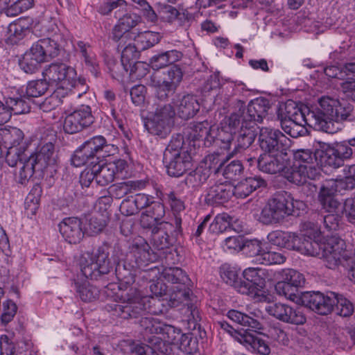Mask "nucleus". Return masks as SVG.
Returning a JSON list of instances; mask_svg holds the SVG:
<instances>
[{
	"mask_svg": "<svg viewBox=\"0 0 355 355\" xmlns=\"http://www.w3.org/2000/svg\"><path fill=\"white\" fill-rule=\"evenodd\" d=\"M93 166L96 170V184L104 187L112 182L115 178H122L128 167V163L125 160L119 159L103 164L96 162Z\"/></svg>",
	"mask_w": 355,
	"mask_h": 355,
	"instance_id": "4468645a",
	"label": "nucleus"
},
{
	"mask_svg": "<svg viewBox=\"0 0 355 355\" xmlns=\"http://www.w3.org/2000/svg\"><path fill=\"white\" fill-rule=\"evenodd\" d=\"M266 182L258 175L250 176L238 182L233 188L231 187L232 195L236 198H245L257 189L266 187Z\"/></svg>",
	"mask_w": 355,
	"mask_h": 355,
	"instance_id": "a878e982",
	"label": "nucleus"
},
{
	"mask_svg": "<svg viewBox=\"0 0 355 355\" xmlns=\"http://www.w3.org/2000/svg\"><path fill=\"white\" fill-rule=\"evenodd\" d=\"M232 196L231 187L225 184H216L209 187L205 200L207 204H221Z\"/></svg>",
	"mask_w": 355,
	"mask_h": 355,
	"instance_id": "2f4dec72",
	"label": "nucleus"
},
{
	"mask_svg": "<svg viewBox=\"0 0 355 355\" xmlns=\"http://www.w3.org/2000/svg\"><path fill=\"white\" fill-rule=\"evenodd\" d=\"M336 304L334 309L336 314L344 318L349 317L354 311L353 304L342 295L336 293Z\"/></svg>",
	"mask_w": 355,
	"mask_h": 355,
	"instance_id": "864d4df0",
	"label": "nucleus"
},
{
	"mask_svg": "<svg viewBox=\"0 0 355 355\" xmlns=\"http://www.w3.org/2000/svg\"><path fill=\"white\" fill-rule=\"evenodd\" d=\"M159 334L162 335V339H164L165 342L173 345L178 343L179 339L182 335L180 329L170 324H166L164 322Z\"/></svg>",
	"mask_w": 355,
	"mask_h": 355,
	"instance_id": "680f3d73",
	"label": "nucleus"
},
{
	"mask_svg": "<svg viewBox=\"0 0 355 355\" xmlns=\"http://www.w3.org/2000/svg\"><path fill=\"white\" fill-rule=\"evenodd\" d=\"M288 193L282 191L268 200L267 204L262 209L259 221L265 225L279 223L286 216L292 214L293 208L290 200H286Z\"/></svg>",
	"mask_w": 355,
	"mask_h": 355,
	"instance_id": "423d86ee",
	"label": "nucleus"
},
{
	"mask_svg": "<svg viewBox=\"0 0 355 355\" xmlns=\"http://www.w3.org/2000/svg\"><path fill=\"white\" fill-rule=\"evenodd\" d=\"M336 301L335 293L324 295L320 291H312V311L327 315L334 311Z\"/></svg>",
	"mask_w": 355,
	"mask_h": 355,
	"instance_id": "cd10ccee",
	"label": "nucleus"
},
{
	"mask_svg": "<svg viewBox=\"0 0 355 355\" xmlns=\"http://www.w3.org/2000/svg\"><path fill=\"white\" fill-rule=\"evenodd\" d=\"M236 140H234L233 150L231 155L241 152L249 148L254 142L255 139V131L253 127L243 126L240 124L239 129L236 130Z\"/></svg>",
	"mask_w": 355,
	"mask_h": 355,
	"instance_id": "c756f323",
	"label": "nucleus"
},
{
	"mask_svg": "<svg viewBox=\"0 0 355 355\" xmlns=\"http://www.w3.org/2000/svg\"><path fill=\"white\" fill-rule=\"evenodd\" d=\"M218 325L224 331L233 336L238 342L247 347H250L254 352L261 355H269L270 354V347L267 341L252 335L246 331L243 333L235 330L226 321L218 322Z\"/></svg>",
	"mask_w": 355,
	"mask_h": 355,
	"instance_id": "f8f14e48",
	"label": "nucleus"
},
{
	"mask_svg": "<svg viewBox=\"0 0 355 355\" xmlns=\"http://www.w3.org/2000/svg\"><path fill=\"white\" fill-rule=\"evenodd\" d=\"M150 202V198L148 195L137 193L124 199L120 205V211L123 215L132 216L149 205Z\"/></svg>",
	"mask_w": 355,
	"mask_h": 355,
	"instance_id": "c85d7f7f",
	"label": "nucleus"
},
{
	"mask_svg": "<svg viewBox=\"0 0 355 355\" xmlns=\"http://www.w3.org/2000/svg\"><path fill=\"white\" fill-rule=\"evenodd\" d=\"M141 18L135 13H125L119 17L118 23L112 30V40L123 46L128 40H131L135 32L132 30L141 23Z\"/></svg>",
	"mask_w": 355,
	"mask_h": 355,
	"instance_id": "2eb2a0df",
	"label": "nucleus"
},
{
	"mask_svg": "<svg viewBox=\"0 0 355 355\" xmlns=\"http://www.w3.org/2000/svg\"><path fill=\"white\" fill-rule=\"evenodd\" d=\"M145 185V182L141 180H128L113 184L110 187V193L112 197L121 199L128 193L144 188Z\"/></svg>",
	"mask_w": 355,
	"mask_h": 355,
	"instance_id": "c9c22d12",
	"label": "nucleus"
},
{
	"mask_svg": "<svg viewBox=\"0 0 355 355\" xmlns=\"http://www.w3.org/2000/svg\"><path fill=\"white\" fill-rule=\"evenodd\" d=\"M131 40L135 44L139 51L146 50L157 44L160 40V35L158 33L152 31H144L136 33Z\"/></svg>",
	"mask_w": 355,
	"mask_h": 355,
	"instance_id": "58836bf2",
	"label": "nucleus"
},
{
	"mask_svg": "<svg viewBox=\"0 0 355 355\" xmlns=\"http://www.w3.org/2000/svg\"><path fill=\"white\" fill-rule=\"evenodd\" d=\"M209 177V173L207 168H197L187 175L184 182L189 187L194 188L205 182Z\"/></svg>",
	"mask_w": 355,
	"mask_h": 355,
	"instance_id": "8fccbe9b",
	"label": "nucleus"
},
{
	"mask_svg": "<svg viewBox=\"0 0 355 355\" xmlns=\"http://www.w3.org/2000/svg\"><path fill=\"white\" fill-rule=\"evenodd\" d=\"M306 125L295 123L291 121H284L281 123L284 131L293 138L304 136L309 134V130L306 128Z\"/></svg>",
	"mask_w": 355,
	"mask_h": 355,
	"instance_id": "bf43d9fd",
	"label": "nucleus"
},
{
	"mask_svg": "<svg viewBox=\"0 0 355 355\" xmlns=\"http://www.w3.org/2000/svg\"><path fill=\"white\" fill-rule=\"evenodd\" d=\"M30 156L35 161L38 169L43 171L49 166L55 165L58 159L55 146L51 141L42 144L39 150Z\"/></svg>",
	"mask_w": 355,
	"mask_h": 355,
	"instance_id": "bb28decb",
	"label": "nucleus"
},
{
	"mask_svg": "<svg viewBox=\"0 0 355 355\" xmlns=\"http://www.w3.org/2000/svg\"><path fill=\"white\" fill-rule=\"evenodd\" d=\"M59 230L65 241L71 244H77L84 238L83 223L78 218H64L59 224Z\"/></svg>",
	"mask_w": 355,
	"mask_h": 355,
	"instance_id": "5701e85b",
	"label": "nucleus"
},
{
	"mask_svg": "<svg viewBox=\"0 0 355 355\" xmlns=\"http://www.w3.org/2000/svg\"><path fill=\"white\" fill-rule=\"evenodd\" d=\"M132 42V40H128L123 47L119 46V43H118L117 47L119 51H121V62L124 70L128 71L130 69L131 72H132L131 67L136 64V60L139 58L140 51L135 44Z\"/></svg>",
	"mask_w": 355,
	"mask_h": 355,
	"instance_id": "72a5a7b5",
	"label": "nucleus"
},
{
	"mask_svg": "<svg viewBox=\"0 0 355 355\" xmlns=\"http://www.w3.org/2000/svg\"><path fill=\"white\" fill-rule=\"evenodd\" d=\"M314 158L318 166H330L338 168L343 165V161L340 157L336 153H331L334 149L327 144L318 142L316 146L314 144Z\"/></svg>",
	"mask_w": 355,
	"mask_h": 355,
	"instance_id": "393cba45",
	"label": "nucleus"
},
{
	"mask_svg": "<svg viewBox=\"0 0 355 355\" xmlns=\"http://www.w3.org/2000/svg\"><path fill=\"white\" fill-rule=\"evenodd\" d=\"M266 312L276 319L286 323L303 324L306 322L305 315L291 306L283 303H275L266 307Z\"/></svg>",
	"mask_w": 355,
	"mask_h": 355,
	"instance_id": "a211bd4d",
	"label": "nucleus"
},
{
	"mask_svg": "<svg viewBox=\"0 0 355 355\" xmlns=\"http://www.w3.org/2000/svg\"><path fill=\"white\" fill-rule=\"evenodd\" d=\"M6 104L11 111V114H23L30 112V99L24 97H9L6 100Z\"/></svg>",
	"mask_w": 355,
	"mask_h": 355,
	"instance_id": "c03bdc74",
	"label": "nucleus"
},
{
	"mask_svg": "<svg viewBox=\"0 0 355 355\" xmlns=\"http://www.w3.org/2000/svg\"><path fill=\"white\" fill-rule=\"evenodd\" d=\"M6 160L8 164L15 167L16 181L23 185L26 184L33 178L34 173H42V170L38 169L37 164L31 156H27L19 148H9Z\"/></svg>",
	"mask_w": 355,
	"mask_h": 355,
	"instance_id": "39448f33",
	"label": "nucleus"
},
{
	"mask_svg": "<svg viewBox=\"0 0 355 355\" xmlns=\"http://www.w3.org/2000/svg\"><path fill=\"white\" fill-rule=\"evenodd\" d=\"M233 218L227 213L218 214L210 224L209 230L214 234H220L232 229L233 227Z\"/></svg>",
	"mask_w": 355,
	"mask_h": 355,
	"instance_id": "79ce46f5",
	"label": "nucleus"
},
{
	"mask_svg": "<svg viewBox=\"0 0 355 355\" xmlns=\"http://www.w3.org/2000/svg\"><path fill=\"white\" fill-rule=\"evenodd\" d=\"M131 250L134 254L137 267L144 270H158L156 266L147 268L150 263L156 260L157 256L152 252L149 244L144 238H135L131 244Z\"/></svg>",
	"mask_w": 355,
	"mask_h": 355,
	"instance_id": "6ab92c4d",
	"label": "nucleus"
},
{
	"mask_svg": "<svg viewBox=\"0 0 355 355\" xmlns=\"http://www.w3.org/2000/svg\"><path fill=\"white\" fill-rule=\"evenodd\" d=\"M29 32V28L25 19H19L9 24L6 35V43L8 45L17 44Z\"/></svg>",
	"mask_w": 355,
	"mask_h": 355,
	"instance_id": "7c9ffc66",
	"label": "nucleus"
},
{
	"mask_svg": "<svg viewBox=\"0 0 355 355\" xmlns=\"http://www.w3.org/2000/svg\"><path fill=\"white\" fill-rule=\"evenodd\" d=\"M332 189L322 185L318 195V200L322 207L328 213H341L342 206L340 203L333 196Z\"/></svg>",
	"mask_w": 355,
	"mask_h": 355,
	"instance_id": "e433bc0d",
	"label": "nucleus"
},
{
	"mask_svg": "<svg viewBox=\"0 0 355 355\" xmlns=\"http://www.w3.org/2000/svg\"><path fill=\"white\" fill-rule=\"evenodd\" d=\"M239 125V118L236 114H231L225 123L221 124L220 128L213 125L209 145L216 144L220 148L230 150Z\"/></svg>",
	"mask_w": 355,
	"mask_h": 355,
	"instance_id": "0eeeda50",
	"label": "nucleus"
},
{
	"mask_svg": "<svg viewBox=\"0 0 355 355\" xmlns=\"http://www.w3.org/2000/svg\"><path fill=\"white\" fill-rule=\"evenodd\" d=\"M77 51L81 54L86 66L90 67L91 70L94 71V72H96V67L97 65L96 55L90 45L82 41H79L77 43Z\"/></svg>",
	"mask_w": 355,
	"mask_h": 355,
	"instance_id": "09e8293b",
	"label": "nucleus"
},
{
	"mask_svg": "<svg viewBox=\"0 0 355 355\" xmlns=\"http://www.w3.org/2000/svg\"><path fill=\"white\" fill-rule=\"evenodd\" d=\"M40 40L34 43L19 61L21 69L26 73H34L42 62H46Z\"/></svg>",
	"mask_w": 355,
	"mask_h": 355,
	"instance_id": "412c9836",
	"label": "nucleus"
},
{
	"mask_svg": "<svg viewBox=\"0 0 355 355\" xmlns=\"http://www.w3.org/2000/svg\"><path fill=\"white\" fill-rule=\"evenodd\" d=\"M83 146L91 153L93 157H94L96 160L98 159V157H96V155L98 153L103 150L110 153L111 152L112 148L114 149V146L113 145L107 144L105 137L100 135L94 137L90 139L85 141L83 144Z\"/></svg>",
	"mask_w": 355,
	"mask_h": 355,
	"instance_id": "a19ab883",
	"label": "nucleus"
},
{
	"mask_svg": "<svg viewBox=\"0 0 355 355\" xmlns=\"http://www.w3.org/2000/svg\"><path fill=\"white\" fill-rule=\"evenodd\" d=\"M318 105L315 110H312V114L315 119V128L328 133H333L334 128L332 120L335 110L338 105V101L329 96H322L318 100Z\"/></svg>",
	"mask_w": 355,
	"mask_h": 355,
	"instance_id": "1a4fd4ad",
	"label": "nucleus"
},
{
	"mask_svg": "<svg viewBox=\"0 0 355 355\" xmlns=\"http://www.w3.org/2000/svg\"><path fill=\"white\" fill-rule=\"evenodd\" d=\"M76 290L80 298L84 302H92L98 298L99 291L89 282L76 284Z\"/></svg>",
	"mask_w": 355,
	"mask_h": 355,
	"instance_id": "5fc2aeb1",
	"label": "nucleus"
},
{
	"mask_svg": "<svg viewBox=\"0 0 355 355\" xmlns=\"http://www.w3.org/2000/svg\"><path fill=\"white\" fill-rule=\"evenodd\" d=\"M243 279H241V284L239 286V292L241 294L255 296L265 286L266 281L263 277V270L254 268L245 269L243 272Z\"/></svg>",
	"mask_w": 355,
	"mask_h": 355,
	"instance_id": "f3484780",
	"label": "nucleus"
},
{
	"mask_svg": "<svg viewBox=\"0 0 355 355\" xmlns=\"http://www.w3.org/2000/svg\"><path fill=\"white\" fill-rule=\"evenodd\" d=\"M294 157L297 165L290 173H286L285 178L297 185L309 186L311 172V150L297 149L294 150Z\"/></svg>",
	"mask_w": 355,
	"mask_h": 355,
	"instance_id": "9b49d317",
	"label": "nucleus"
},
{
	"mask_svg": "<svg viewBox=\"0 0 355 355\" xmlns=\"http://www.w3.org/2000/svg\"><path fill=\"white\" fill-rule=\"evenodd\" d=\"M258 141L264 153H283L291 145L288 137L279 130L270 127L259 128Z\"/></svg>",
	"mask_w": 355,
	"mask_h": 355,
	"instance_id": "6e6552de",
	"label": "nucleus"
},
{
	"mask_svg": "<svg viewBox=\"0 0 355 355\" xmlns=\"http://www.w3.org/2000/svg\"><path fill=\"white\" fill-rule=\"evenodd\" d=\"M117 279L120 282L118 286L120 293L116 294L119 301L107 304L105 309L113 317L123 319L136 318L146 311V298L142 297L139 292L129 286L135 282L132 272L121 262L117 263L115 268Z\"/></svg>",
	"mask_w": 355,
	"mask_h": 355,
	"instance_id": "f257e3e1",
	"label": "nucleus"
},
{
	"mask_svg": "<svg viewBox=\"0 0 355 355\" xmlns=\"http://www.w3.org/2000/svg\"><path fill=\"white\" fill-rule=\"evenodd\" d=\"M291 232H284L277 230L272 231L268 234L267 239L268 242L273 245L281 248H287V244L289 242Z\"/></svg>",
	"mask_w": 355,
	"mask_h": 355,
	"instance_id": "774afa93",
	"label": "nucleus"
},
{
	"mask_svg": "<svg viewBox=\"0 0 355 355\" xmlns=\"http://www.w3.org/2000/svg\"><path fill=\"white\" fill-rule=\"evenodd\" d=\"M184 139L180 135L173 137L164 153V163L167 173L172 177H180L191 166V157L183 148Z\"/></svg>",
	"mask_w": 355,
	"mask_h": 355,
	"instance_id": "7ed1b4c3",
	"label": "nucleus"
},
{
	"mask_svg": "<svg viewBox=\"0 0 355 355\" xmlns=\"http://www.w3.org/2000/svg\"><path fill=\"white\" fill-rule=\"evenodd\" d=\"M110 244L105 241L92 252H86L80 261V270L86 278L97 279L113 268L109 257Z\"/></svg>",
	"mask_w": 355,
	"mask_h": 355,
	"instance_id": "f03ea898",
	"label": "nucleus"
},
{
	"mask_svg": "<svg viewBox=\"0 0 355 355\" xmlns=\"http://www.w3.org/2000/svg\"><path fill=\"white\" fill-rule=\"evenodd\" d=\"M71 114L82 126L83 130L94 123V118L89 106L83 105L71 112Z\"/></svg>",
	"mask_w": 355,
	"mask_h": 355,
	"instance_id": "13d9d810",
	"label": "nucleus"
},
{
	"mask_svg": "<svg viewBox=\"0 0 355 355\" xmlns=\"http://www.w3.org/2000/svg\"><path fill=\"white\" fill-rule=\"evenodd\" d=\"M283 282L293 285L297 288L302 287L305 284V278L300 272L293 269H284L282 271Z\"/></svg>",
	"mask_w": 355,
	"mask_h": 355,
	"instance_id": "052dcab7",
	"label": "nucleus"
},
{
	"mask_svg": "<svg viewBox=\"0 0 355 355\" xmlns=\"http://www.w3.org/2000/svg\"><path fill=\"white\" fill-rule=\"evenodd\" d=\"M172 123L150 116L145 122V128L152 135L165 137L171 132Z\"/></svg>",
	"mask_w": 355,
	"mask_h": 355,
	"instance_id": "ea45409f",
	"label": "nucleus"
},
{
	"mask_svg": "<svg viewBox=\"0 0 355 355\" xmlns=\"http://www.w3.org/2000/svg\"><path fill=\"white\" fill-rule=\"evenodd\" d=\"M34 0H17L8 6L5 13L8 17H15L33 7Z\"/></svg>",
	"mask_w": 355,
	"mask_h": 355,
	"instance_id": "0e129e2a",
	"label": "nucleus"
},
{
	"mask_svg": "<svg viewBox=\"0 0 355 355\" xmlns=\"http://www.w3.org/2000/svg\"><path fill=\"white\" fill-rule=\"evenodd\" d=\"M175 114L184 120L193 118L200 110V104L196 96L191 94H178L172 99Z\"/></svg>",
	"mask_w": 355,
	"mask_h": 355,
	"instance_id": "aec40b11",
	"label": "nucleus"
},
{
	"mask_svg": "<svg viewBox=\"0 0 355 355\" xmlns=\"http://www.w3.org/2000/svg\"><path fill=\"white\" fill-rule=\"evenodd\" d=\"M66 39L63 34L55 33L52 38L40 39L42 49L44 51L46 60L54 58L59 55L60 48Z\"/></svg>",
	"mask_w": 355,
	"mask_h": 355,
	"instance_id": "473e14b6",
	"label": "nucleus"
},
{
	"mask_svg": "<svg viewBox=\"0 0 355 355\" xmlns=\"http://www.w3.org/2000/svg\"><path fill=\"white\" fill-rule=\"evenodd\" d=\"M326 248V266L330 269H335L340 265L344 266L354 254L346 250L345 241L339 237L333 236L328 239Z\"/></svg>",
	"mask_w": 355,
	"mask_h": 355,
	"instance_id": "ddd939ff",
	"label": "nucleus"
},
{
	"mask_svg": "<svg viewBox=\"0 0 355 355\" xmlns=\"http://www.w3.org/2000/svg\"><path fill=\"white\" fill-rule=\"evenodd\" d=\"M139 326L144 336H148L151 334H159L163 322L153 317L148 316L141 318Z\"/></svg>",
	"mask_w": 355,
	"mask_h": 355,
	"instance_id": "de8ad7c7",
	"label": "nucleus"
},
{
	"mask_svg": "<svg viewBox=\"0 0 355 355\" xmlns=\"http://www.w3.org/2000/svg\"><path fill=\"white\" fill-rule=\"evenodd\" d=\"M190 295L191 291L189 288H180L177 293H174L173 300H178L181 303L186 302L185 304L187 306V311L189 312L188 314L189 322L196 324L201 320V317L198 306L194 303L189 302L191 300Z\"/></svg>",
	"mask_w": 355,
	"mask_h": 355,
	"instance_id": "f704fd0d",
	"label": "nucleus"
},
{
	"mask_svg": "<svg viewBox=\"0 0 355 355\" xmlns=\"http://www.w3.org/2000/svg\"><path fill=\"white\" fill-rule=\"evenodd\" d=\"M153 85L155 88L156 97L161 101L166 100L176 90V88L166 84L162 80H153Z\"/></svg>",
	"mask_w": 355,
	"mask_h": 355,
	"instance_id": "338daca9",
	"label": "nucleus"
},
{
	"mask_svg": "<svg viewBox=\"0 0 355 355\" xmlns=\"http://www.w3.org/2000/svg\"><path fill=\"white\" fill-rule=\"evenodd\" d=\"M157 11L159 19L168 24H173L181 16L180 12L175 7L166 3H157Z\"/></svg>",
	"mask_w": 355,
	"mask_h": 355,
	"instance_id": "49530a36",
	"label": "nucleus"
},
{
	"mask_svg": "<svg viewBox=\"0 0 355 355\" xmlns=\"http://www.w3.org/2000/svg\"><path fill=\"white\" fill-rule=\"evenodd\" d=\"M71 162L76 167H79L89 162H90L91 165H94L96 162V160L82 144L74 152L71 158Z\"/></svg>",
	"mask_w": 355,
	"mask_h": 355,
	"instance_id": "3c124183",
	"label": "nucleus"
},
{
	"mask_svg": "<svg viewBox=\"0 0 355 355\" xmlns=\"http://www.w3.org/2000/svg\"><path fill=\"white\" fill-rule=\"evenodd\" d=\"M181 218L176 217L175 219V227L172 223L162 221L159 223L158 227H153L151 232L153 245L158 250H164L169 248L173 243V239L168 235L174 231L175 236L181 232Z\"/></svg>",
	"mask_w": 355,
	"mask_h": 355,
	"instance_id": "dca6fc26",
	"label": "nucleus"
},
{
	"mask_svg": "<svg viewBox=\"0 0 355 355\" xmlns=\"http://www.w3.org/2000/svg\"><path fill=\"white\" fill-rule=\"evenodd\" d=\"M322 185L332 189L333 192L345 194V191L352 190L355 188V179L353 178L344 177L343 178L326 180Z\"/></svg>",
	"mask_w": 355,
	"mask_h": 355,
	"instance_id": "37998d69",
	"label": "nucleus"
},
{
	"mask_svg": "<svg viewBox=\"0 0 355 355\" xmlns=\"http://www.w3.org/2000/svg\"><path fill=\"white\" fill-rule=\"evenodd\" d=\"M213 125H210L207 121L193 124L191 128L190 136L193 140H202L205 141V144L209 145V139L210 137L211 130Z\"/></svg>",
	"mask_w": 355,
	"mask_h": 355,
	"instance_id": "a18cd8bd",
	"label": "nucleus"
},
{
	"mask_svg": "<svg viewBox=\"0 0 355 355\" xmlns=\"http://www.w3.org/2000/svg\"><path fill=\"white\" fill-rule=\"evenodd\" d=\"M145 340L149 344L155 345L156 349L164 355H178L175 352L178 349L177 345L166 343V342H164L162 338L155 336H148Z\"/></svg>",
	"mask_w": 355,
	"mask_h": 355,
	"instance_id": "4d7b16f0",
	"label": "nucleus"
},
{
	"mask_svg": "<svg viewBox=\"0 0 355 355\" xmlns=\"http://www.w3.org/2000/svg\"><path fill=\"white\" fill-rule=\"evenodd\" d=\"M175 115V111L173 105L171 104H159L155 107L152 117L163 119L173 124Z\"/></svg>",
	"mask_w": 355,
	"mask_h": 355,
	"instance_id": "e2e57ef3",
	"label": "nucleus"
},
{
	"mask_svg": "<svg viewBox=\"0 0 355 355\" xmlns=\"http://www.w3.org/2000/svg\"><path fill=\"white\" fill-rule=\"evenodd\" d=\"M50 84L44 78L41 80L29 81L26 86V94L28 97H39L45 94Z\"/></svg>",
	"mask_w": 355,
	"mask_h": 355,
	"instance_id": "6e6d98bb",
	"label": "nucleus"
},
{
	"mask_svg": "<svg viewBox=\"0 0 355 355\" xmlns=\"http://www.w3.org/2000/svg\"><path fill=\"white\" fill-rule=\"evenodd\" d=\"M311 236L307 234H300L291 232L289 242L287 244V249L295 250L302 254L309 256L311 248Z\"/></svg>",
	"mask_w": 355,
	"mask_h": 355,
	"instance_id": "4c0bfd02",
	"label": "nucleus"
},
{
	"mask_svg": "<svg viewBox=\"0 0 355 355\" xmlns=\"http://www.w3.org/2000/svg\"><path fill=\"white\" fill-rule=\"evenodd\" d=\"M269 101L265 98H258L251 101L246 109L241 110L232 114L239 115V125L253 127L257 123L263 121L270 109Z\"/></svg>",
	"mask_w": 355,
	"mask_h": 355,
	"instance_id": "9d476101",
	"label": "nucleus"
},
{
	"mask_svg": "<svg viewBox=\"0 0 355 355\" xmlns=\"http://www.w3.org/2000/svg\"><path fill=\"white\" fill-rule=\"evenodd\" d=\"M227 318L232 322L244 327L255 331L263 329L260 320L262 318V313L259 309L249 311L248 313H244L237 310L232 309L227 312Z\"/></svg>",
	"mask_w": 355,
	"mask_h": 355,
	"instance_id": "b1692460",
	"label": "nucleus"
},
{
	"mask_svg": "<svg viewBox=\"0 0 355 355\" xmlns=\"http://www.w3.org/2000/svg\"><path fill=\"white\" fill-rule=\"evenodd\" d=\"M283 153H264L257 159L258 168L266 173L277 174L284 171L288 168V161L283 156Z\"/></svg>",
	"mask_w": 355,
	"mask_h": 355,
	"instance_id": "4be33fe9",
	"label": "nucleus"
},
{
	"mask_svg": "<svg viewBox=\"0 0 355 355\" xmlns=\"http://www.w3.org/2000/svg\"><path fill=\"white\" fill-rule=\"evenodd\" d=\"M182 76L183 73L181 69L177 65H173L164 73V77L162 80L166 84L171 85L177 89L182 80Z\"/></svg>",
	"mask_w": 355,
	"mask_h": 355,
	"instance_id": "69168bd1",
	"label": "nucleus"
},
{
	"mask_svg": "<svg viewBox=\"0 0 355 355\" xmlns=\"http://www.w3.org/2000/svg\"><path fill=\"white\" fill-rule=\"evenodd\" d=\"M42 76L51 86L58 88L69 89L79 85L85 86L84 79H76L74 68L62 62H53L46 66Z\"/></svg>",
	"mask_w": 355,
	"mask_h": 355,
	"instance_id": "20e7f679",
	"label": "nucleus"
},
{
	"mask_svg": "<svg viewBox=\"0 0 355 355\" xmlns=\"http://www.w3.org/2000/svg\"><path fill=\"white\" fill-rule=\"evenodd\" d=\"M162 275L164 280L172 284H185L189 278L180 268H168L163 270Z\"/></svg>",
	"mask_w": 355,
	"mask_h": 355,
	"instance_id": "603ef678",
	"label": "nucleus"
}]
</instances>
